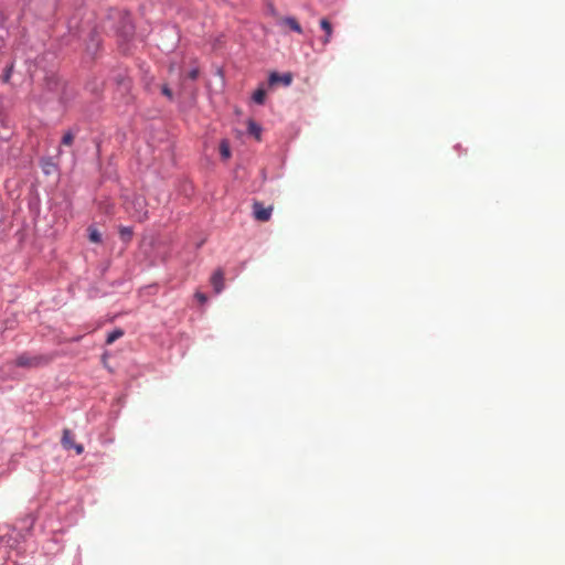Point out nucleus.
Segmentation results:
<instances>
[{
	"label": "nucleus",
	"mask_w": 565,
	"mask_h": 565,
	"mask_svg": "<svg viewBox=\"0 0 565 565\" xmlns=\"http://www.w3.org/2000/svg\"><path fill=\"white\" fill-rule=\"evenodd\" d=\"M50 359L45 355L23 353L15 360V364L21 367H38L46 364Z\"/></svg>",
	"instance_id": "obj_1"
},
{
	"label": "nucleus",
	"mask_w": 565,
	"mask_h": 565,
	"mask_svg": "<svg viewBox=\"0 0 565 565\" xmlns=\"http://www.w3.org/2000/svg\"><path fill=\"white\" fill-rule=\"evenodd\" d=\"M75 437L71 429H64L62 445L65 449H74L77 455H81L84 451V447L81 443H76Z\"/></svg>",
	"instance_id": "obj_2"
},
{
	"label": "nucleus",
	"mask_w": 565,
	"mask_h": 565,
	"mask_svg": "<svg viewBox=\"0 0 565 565\" xmlns=\"http://www.w3.org/2000/svg\"><path fill=\"white\" fill-rule=\"evenodd\" d=\"M273 212V207H265L259 202H254L253 204V215L257 221L266 222L270 218Z\"/></svg>",
	"instance_id": "obj_3"
},
{
	"label": "nucleus",
	"mask_w": 565,
	"mask_h": 565,
	"mask_svg": "<svg viewBox=\"0 0 565 565\" xmlns=\"http://www.w3.org/2000/svg\"><path fill=\"white\" fill-rule=\"evenodd\" d=\"M320 28L324 32V35L321 38L320 41H321L323 46H327L331 42V39H332V35H333V28H332L331 23L327 19H321L320 20Z\"/></svg>",
	"instance_id": "obj_4"
},
{
	"label": "nucleus",
	"mask_w": 565,
	"mask_h": 565,
	"mask_svg": "<svg viewBox=\"0 0 565 565\" xmlns=\"http://www.w3.org/2000/svg\"><path fill=\"white\" fill-rule=\"evenodd\" d=\"M134 206L136 207V212L132 214V216L138 221H143L147 218V211L145 210V201L141 198H136V200L132 202Z\"/></svg>",
	"instance_id": "obj_5"
},
{
	"label": "nucleus",
	"mask_w": 565,
	"mask_h": 565,
	"mask_svg": "<svg viewBox=\"0 0 565 565\" xmlns=\"http://www.w3.org/2000/svg\"><path fill=\"white\" fill-rule=\"evenodd\" d=\"M291 81H292V76L290 73H285L282 75H280L276 72H273L269 75V84H271V85L277 84V83H282L285 86H289L291 84Z\"/></svg>",
	"instance_id": "obj_6"
},
{
	"label": "nucleus",
	"mask_w": 565,
	"mask_h": 565,
	"mask_svg": "<svg viewBox=\"0 0 565 565\" xmlns=\"http://www.w3.org/2000/svg\"><path fill=\"white\" fill-rule=\"evenodd\" d=\"M212 286L216 294H220L224 288V277L221 270H217L213 274L211 278Z\"/></svg>",
	"instance_id": "obj_7"
},
{
	"label": "nucleus",
	"mask_w": 565,
	"mask_h": 565,
	"mask_svg": "<svg viewBox=\"0 0 565 565\" xmlns=\"http://www.w3.org/2000/svg\"><path fill=\"white\" fill-rule=\"evenodd\" d=\"M281 24L288 25L294 32L301 34L302 28L294 17H285L280 20Z\"/></svg>",
	"instance_id": "obj_8"
},
{
	"label": "nucleus",
	"mask_w": 565,
	"mask_h": 565,
	"mask_svg": "<svg viewBox=\"0 0 565 565\" xmlns=\"http://www.w3.org/2000/svg\"><path fill=\"white\" fill-rule=\"evenodd\" d=\"M248 132L253 136H255L256 139H260V134H262V127L256 124L255 121L250 120L248 122Z\"/></svg>",
	"instance_id": "obj_9"
},
{
	"label": "nucleus",
	"mask_w": 565,
	"mask_h": 565,
	"mask_svg": "<svg viewBox=\"0 0 565 565\" xmlns=\"http://www.w3.org/2000/svg\"><path fill=\"white\" fill-rule=\"evenodd\" d=\"M265 97H266V92L264 88H258L253 94V100L259 105L264 104Z\"/></svg>",
	"instance_id": "obj_10"
},
{
	"label": "nucleus",
	"mask_w": 565,
	"mask_h": 565,
	"mask_svg": "<svg viewBox=\"0 0 565 565\" xmlns=\"http://www.w3.org/2000/svg\"><path fill=\"white\" fill-rule=\"evenodd\" d=\"M122 335H124V331L121 329H116V330L111 331L110 333H108L106 342H107V344H111L113 342H115L116 340L121 338Z\"/></svg>",
	"instance_id": "obj_11"
},
{
	"label": "nucleus",
	"mask_w": 565,
	"mask_h": 565,
	"mask_svg": "<svg viewBox=\"0 0 565 565\" xmlns=\"http://www.w3.org/2000/svg\"><path fill=\"white\" fill-rule=\"evenodd\" d=\"M220 152L223 159H228L231 157L230 145L226 140H222L220 143Z\"/></svg>",
	"instance_id": "obj_12"
},
{
	"label": "nucleus",
	"mask_w": 565,
	"mask_h": 565,
	"mask_svg": "<svg viewBox=\"0 0 565 565\" xmlns=\"http://www.w3.org/2000/svg\"><path fill=\"white\" fill-rule=\"evenodd\" d=\"M89 232V239L93 242V243H99L102 241V234L96 230V228H89L88 230Z\"/></svg>",
	"instance_id": "obj_13"
},
{
	"label": "nucleus",
	"mask_w": 565,
	"mask_h": 565,
	"mask_svg": "<svg viewBox=\"0 0 565 565\" xmlns=\"http://www.w3.org/2000/svg\"><path fill=\"white\" fill-rule=\"evenodd\" d=\"M120 236L124 241H128L132 236V230L130 227H121L120 228Z\"/></svg>",
	"instance_id": "obj_14"
},
{
	"label": "nucleus",
	"mask_w": 565,
	"mask_h": 565,
	"mask_svg": "<svg viewBox=\"0 0 565 565\" xmlns=\"http://www.w3.org/2000/svg\"><path fill=\"white\" fill-rule=\"evenodd\" d=\"M73 140H74V134L72 131H67L62 138V143L65 146H71Z\"/></svg>",
	"instance_id": "obj_15"
},
{
	"label": "nucleus",
	"mask_w": 565,
	"mask_h": 565,
	"mask_svg": "<svg viewBox=\"0 0 565 565\" xmlns=\"http://www.w3.org/2000/svg\"><path fill=\"white\" fill-rule=\"evenodd\" d=\"M198 76H199V70L198 68H192L188 73V77L191 78L192 81H195L198 78Z\"/></svg>",
	"instance_id": "obj_16"
},
{
	"label": "nucleus",
	"mask_w": 565,
	"mask_h": 565,
	"mask_svg": "<svg viewBox=\"0 0 565 565\" xmlns=\"http://www.w3.org/2000/svg\"><path fill=\"white\" fill-rule=\"evenodd\" d=\"M11 73H12V65H11V66H9V67L6 70V72H4V74H3V82H6V83H7V82H9L10 76H11Z\"/></svg>",
	"instance_id": "obj_17"
},
{
	"label": "nucleus",
	"mask_w": 565,
	"mask_h": 565,
	"mask_svg": "<svg viewBox=\"0 0 565 565\" xmlns=\"http://www.w3.org/2000/svg\"><path fill=\"white\" fill-rule=\"evenodd\" d=\"M162 94L166 95L168 98H172V92L168 86L162 87Z\"/></svg>",
	"instance_id": "obj_18"
},
{
	"label": "nucleus",
	"mask_w": 565,
	"mask_h": 565,
	"mask_svg": "<svg viewBox=\"0 0 565 565\" xmlns=\"http://www.w3.org/2000/svg\"><path fill=\"white\" fill-rule=\"evenodd\" d=\"M196 298L199 299L200 302H205L206 301V296L204 294H201V292H198L196 295Z\"/></svg>",
	"instance_id": "obj_19"
},
{
	"label": "nucleus",
	"mask_w": 565,
	"mask_h": 565,
	"mask_svg": "<svg viewBox=\"0 0 565 565\" xmlns=\"http://www.w3.org/2000/svg\"><path fill=\"white\" fill-rule=\"evenodd\" d=\"M132 31H134L132 25H128V26H126V30H125V34H126V36H128V35H130V34H132Z\"/></svg>",
	"instance_id": "obj_20"
},
{
	"label": "nucleus",
	"mask_w": 565,
	"mask_h": 565,
	"mask_svg": "<svg viewBox=\"0 0 565 565\" xmlns=\"http://www.w3.org/2000/svg\"><path fill=\"white\" fill-rule=\"evenodd\" d=\"M167 32L173 33L175 35V32L173 29H168Z\"/></svg>",
	"instance_id": "obj_21"
}]
</instances>
